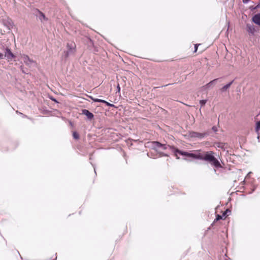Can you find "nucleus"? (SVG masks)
Wrapping results in <instances>:
<instances>
[{"instance_id":"aec40b11","label":"nucleus","mask_w":260,"mask_h":260,"mask_svg":"<svg viewBox=\"0 0 260 260\" xmlns=\"http://www.w3.org/2000/svg\"><path fill=\"white\" fill-rule=\"evenodd\" d=\"M260 7V0L259 3L254 8L251 7V9H256Z\"/></svg>"},{"instance_id":"f3484780","label":"nucleus","mask_w":260,"mask_h":260,"mask_svg":"<svg viewBox=\"0 0 260 260\" xmlns=\"http://www.w3.org/2000/svg\"><path fill=\"white\" fill-rule=\"evenodd\" d=\"M116 89H117V92L120 93V87L119 83H117V86H116Z\"/></svg>"},{"instance_id":"39448f33","label":"nucleus","mask_w":260,"mask_h":260,"mask_svg":"<svg viewBox=\"0 0 260 260\" xmlns=\"http://www.w3.org/2000/svg\"><path fill=\"white\" fill-rule=\"evenodd\" d=\"M190 137L192 138H198L199 139H202L204 138H205V137H206L207 136H208V133H201L192 132L190 133Z\"/></svg>"},{"instance_id":"5701e85b","label":"nucleus","mask_w":260,"mask_h":260,"mask_svg":"<svg viewBox=\"0 0 260 260\" xmlns=\"http://www.w3.org/2000/svg\"><path fill=\"white\" fill-rule=\"evenodd\" d=\"M198 45H198V44H196L194 46V51L195 52L197 51Z\"/></svg>"},{"instance_id":"393cba45","label":"nucleus","mask_w":260,"mask_h":260,"mask_svg":"<svg viewBox=\"0 0 260 260\" xmlns=\"http://www.w3.org/2000/svg\"><path fill=\"white\" fill-rule=\"evenodd\" d=\"M100 103H104L105 104L106 103V101L104 100H100Z\"/></svg>"},{"instance_id":"0eeeda50","label":"nucleus","mask_w":260,"mask_h":260,"mask_svg":"<svg viewBox=\"0 0 260 260\" xmlns=\"http://www.w3.org/2000/svg\"><path fill=\"white\" fill-rule=\"evenodd\" d=\"M246 29L248 33L251 34L252 35H254L256 31L254 26L250 24H247Z\"/></svg>"},{"instance_id":"bb28decb","label":"nucleus","mask_w":260,"mask_h":260,"mask_svg":"<svg viewBox=\"0 0 260 260\" xmlns=\"http://www.w3.org/2000/svg\"><path fill=\"white\" fill-rule=\"evenodd\" d=\"M22 72L24 73H25V72H24V71L22 70Z\"/></svg>"},{"instance_id":"a211bd4d","label":"nucleus","mask_w":260,"mask_h":260,"mask_svg":"<svg viewBox=\"0 0 260 260\" xmlns=\"http://www.w3.org/2000/svg\"><path fill=\"white\" fill-rule=\"evenodd\" d=\"M91 99L94 102H99L100 103V100L99 99L93 98L92 97H90Z\"/></svg>"},{"instance_id":"2eb2a0df","label":"nucleus","mask_w":260,"mask_h":260,"mask_svg":"<svg viewBox=\"0 0 260 260\" xmlns=\"http://www.w3.org/2000/svg\"><path fill=\"white\" fill-rule=\"evenodd\" d=\"M73 136L74 138L76 140L78 139L79 138V136L78 134L76 132H74L73 133Z\"/></svg>"},{"instance_id":"cd10ccee","label":"nucleus","mask_w":260,"mask_h":260,"mask_svg":"<svg viewBox=\"0 0 260 260\" xmlns=\"http://www.w3.org/2000/svg\"><path fill=\"white\" fill-rule=\"evenodd\" d=\"M260 115V112L258 114V115Z\"/></svg>"},{"instance_id":"6ab92c4d","label":"nucleus","mask_w":260,"mask_h":260,"mask_svg":"<svg viewBox=\"0 0 260 260\" xmlns=\"http://www.w3.org/2000/svg\"><path fill=\"white\" fill-rule=\"evenodd\" d=\"M105 104L107 105V106H108L109 107H114V105L113 104H110L109 103V102L106 101V103H105Z\"/></svg>"},{"instance_id":"f8f14e48","label":"nucleus","mask_w":260,"mask_h":260,"mask_svg":"<svg viewBox=\"0 0 260 260\" xmlns=\"http://www.w3.org/2000/svg\"><path fill=\"white\" fill-rule=\"evenodd\" d=\"M216 146L218 148H220L221 149H225V143H216Z\"/></svg>"},{"instance_id":"423d86ee","label":"nucleus","mask_w":260,"mask_h":260,"mask_svg":"<svg viewBox=\"0 0 260 260\" xmlns=\"http://www.w3.org/2000/svg\"><path fill=\"white\" fill-rule=\"evenodd\" d=\"M37 12H38V14H36V15L41 21V22H44L48 20V18L46 17L45 14L43 13L38 9L37 10Z\"/></svg>"},{"instance_id":"ddd939ff","label":"nucleus","mask_w":260,"mask_h":260,"mask_svg":"<svg viewBox=\"0 0 260 260\" xmlns=\"http://www.w3.org/2000/svg\"><path fill=\"white\" fill-rule=\"evenodd\" d=\"M228 210H226V211L223 213V214H222V216H221V215H218H218H217L215 219L214 220V222H215V221H218V220H219L221 219H222V216H224L225 215V214H226V213H225V212H228Z\"/></svg>"},{"instance_id":"dca6fc26","label":"nucleus","mask_w":260,"mask_h":260,"mask_svg":"<svg viewBox=\"0 0 260 260\" xmlns=\"http://www.w3.org/2000/svg\"><path fill=\"white\" fill-rule=\"evenodd\" d=\"M206 102H207L206 100H202L200 101V104L201 105V106H203L204 105H205L206 104Z\"/></svg>"},{"instance_id":"9b49d317","label":"nucleus","mask_w":260,"mask_h":260,"mask_svg":"<svg viewBox=\"0 0 260 260\" xmlns=\"http://www.w3.org/2000/svg\"><path fill=\"white\" fill-rule=\"evenodd\" d=\"M218 79H215L211 81H210L209 83H208V84H207L205 86L206 88H209L210 87L212 86H213L215 84V82L216 81L218 80Z\"/></svg>"},{"instance_id":"9d476101","label":"nucleus","mask_w":260,"mask_h":260,"mask_svg":"<svg viewBox=\"0 0 260 260\" xmlns=\"http://www.w3.org/2000/svg\"><path fill=\"white\" fill-rule=\"evenodd\" d=\"M233 82H234V80L232 81L231 82H230L228 84L225 85L224 86H223L221 88V91L222 92L225 91L231 86V85L233 84Z\"/></svg>"},{"instance_id":"6e6552de","label":"nucleus","mask_w":260,"mask_h":260,"mask_svg":"<svg viewBox=\"0 0 260 260\" xmlns=\"http://www.w3.org/2000/svg\"><path fill=\"white\" fill-rule=\"evenodd\" d=\"M82 113L83 114L86 115L87 116V118L89 120L92 119L94 117L93 114L91 112H90L89 111H88V110H86V109H83L82 110Z\"/></svg>"},{"instance_id":"4be33fe9","label":"nucleus","mask_w":260,"mask_h":260,"mask_svg":"<svg viewBox=\"0 0 260 260\" xmlns=\"http://www.w3.org/2000/svg\"><path fill=\"white\" fill-rule=\"evenodd\" d=\"M50 99H51L52 101H54V102H56V103H58V102L57 101V100H56L55 98H53V97L50 98Z\"/></svg>"},{"instance_id":"1a4fd4ad","label":"nucleus","mask_w":260,"mask_h":260,"mask_svg":"<svg viewBox=\"0 0 260 260\" xmlns=\"http://www.w3.org/2000/svg\"><path fill=\"white\" fill-rule=\"evenodd\" d=\"M252 20L254 23L260 26V13L254 15L253 16Z\"/></svg>"},{"instance_id":"4468645a","label":"nucleus","mask_w":260,"mask_h":260,"mask_svg":"<svg viewBox=\"0 0 260 260\" xmlns=\"http://www.w3.org/2000/svg\"><path fill=\"white\" fill-rule=\"evenodd\" d=\"M255 132L257 133L259 131V130H260V121H257V122L256 123V126H255Z\"/></svg>"},{"instance_id":"7ed1b4c3","label":"nucleus","mask_w":260,"mask_h":260,"mask_svg":"<svg viewBox=\"0 0 260 260\" xmlns=\"http://www.w3.org/2000/svg\"><path fill=\"white\" fill-rule=\"evenodd\" d=\"M67 50L64 52L65 57L67 58L70 55L74 54L76 51V45L74 43L67 44Z\"/></svg>"},{"instance_id":"b1692460","label":"nucleus","mask_w":260,"mask_h":260,"mask_svg":"<svg viewBox=\"0 0 260 260\" xmlns=\"http://www.w3.org/2000/svg\"><path fill=\"white\" fill-rule=\"evenodd\" d=\"M243 3L244 4H247L249 2V0H242Z\"/></svg>"},{"instance_id":"f257e3e1","label":"nucleus","mask_w":260,"mask_h":260,"mask_svg":"<svg viewBox=\"0 0 260 260\" xmlns=\"http://www.w3.org/2000/svg\"><path fill=\"white\" fill-rule=\"evenodd\" d=\"M151 144V147L153 149H156L158 148H162L164 150H169L171 152H173L174 154L177 159L179 158L177 156L178 154H179L181 155L191 157L194 159L207 161L216 168H222L220 162L215 157L214 153L212 151L205 152L204 153L200 152L190 153L181 151L175 148L174 146L167 144H162L157 141L152 142Z\"/></svg>"},{"instance_id":"20e7f679","label":"nucleus","mask_w":260,"mask_h":260,"mask_svg":"<svg viewBox=\"0 0 260 260\" xmlns=\"http://www.w3.org/2000/svg\"><path fill=\"white\" fill-rule=\"evenodd\" d=\"M21 59L25 64L29 67H36L37 65L36 62L32 59H30L27 55H22Z\"/></svg>"},{"instance_id":"412c9836","label":"nucleus","mask_w":260,"mask_h":260,"mask_svg":"<svg viewBox=\"0 0 260 260\" xmlns=\"http://www.w3.org/2000/svg\"><path fill=\"white\" fill-rule=\"evenodd\" d=\"M212 130H213L214 132H217V127H216V126H213V127H212Z\"/></svg>"},{"instance_id":"f03ea898","label":"nucleus","mask_w":260,"mask_h":260,"mask_svg":"<svg viewBox=\"0 0 260 260\" xmlns=\"http://www.w3.org/2000/svg\"><path fill=\"white\" fill-rule=\"evenodd\" d=\"M3 48L5 50V53L3 54L0 52V60L5 58L8 61L12 60L15 57V55L12 53L10 49L8 47H6L3 46Z\"/></svg>"},{"instance_id":"a878e982","label":"nucleus","mask_w":260,"mask_h":260,"mask_svg":"<svg viewBox=\"0 0 260 260\" xmlns=\"http://www.w3.org/2000/svg\"><path fill=\"white\" fill-rule=\"evenodd\" d=\"M92 165V166L94 168V172L96 173L95 169L94 167L93 166V165Z\"/></svg>"}]
</instances>
